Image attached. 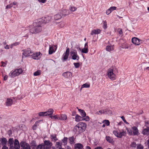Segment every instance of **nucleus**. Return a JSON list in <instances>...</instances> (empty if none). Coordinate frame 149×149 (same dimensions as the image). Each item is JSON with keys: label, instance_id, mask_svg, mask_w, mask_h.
<instances>
[{"label": "nucleus", "instance_id": "50", "mask_svg": "<svg viewBox=\"0 0 149 149\" xmlns=\"http://www.w3.org/2000/svg\"><path fill=\"white\" fill-rule=\"evenodd\" d=\"M103 28L104 29L107 28V22L106 21H104L103 23Z\"/></svg>", "mask_w": 149, "mask_h": 149}, {"label": "nucleus", "instance_id": "63", "mask_svg": "<svg viewBox=\"0 0 149 149\" xmlns=\"http://www.w3.org/2000/svg\"><path fill=\"white\" fill-rule=\"evenodd\" d=\"M9 149H16L13 145L10 146Z\"/></svg>", "mask_w": 149, "mask_h": 149}, {"label": "nucleus", "instance_id": "54", "mask_svg": "<svg viewBox=\"0 0 149 149\" xmlns=\"http://www.w3.org/2000/svg\"><path fill=\"white\" fill-rule=\"evenodd\" d=\"M14 144H15V145H16L17 144H19V143L18 140L17 139H15L14 141Z\"/></svg>", "mask_w": 149, "mask_h": 149}, {"label": "nucleus", "instance_id": "35", "mask_svg": "<svg viewBox=\"0 0 149 149\" xmlns=\"http://www.w3.org/2000/svg\"><path fill=\"white\" fill-rule=\"evenodd\" d=\"M46 114L45 112H41L39 113L38 115L40 116H46Z\"/></svg>", "mask_w": 149, "mask_h": 149}, {"label": "nucleus", "instance_id": "28", "mask_svg": "<svg viewBox=\"0 0 149 149\" xmlns=\"http://www.w3.org/2000/svg\"><path fill=\"white\" fill-rule=\"evenodd\" d=\"M54 52L53 47L52 46L49 45V54H52Z\"/></svg>", "mask_w": 149, "mask_h": 149}, {"label": "nucleus", "instance_id": "12", "mask_svg": "<svg viewBox=\"0 0 149 149\" xmlns=\"http://www.w3.org/2000/svg\"><path fill=\"white\" fill-rule=\"evenodd\" d=\"M133 130V134L134 135H138L139 133L137 128L136 126H133L132 127Z\"/></svg>", "mask_w": 149, "mask_h": 149}, {"label": "nucleus", "instance_id": "60", "mask_svg": "<svg viewBox=\"0 0 149 149\" xmlns=\"http://www.w3.org/2000/svg\"><path fill=\"white\" fill-rule=\"evenodd\" d=\"M13 46H16L19 44V43L18 42H15L13 44Z\"/></svg>", "mask_w": 149, "mask_h": 149}, {"label": "nucleus", "instance_id": "49", "mask_svg": "<svg viewBox=\"0 0 149 149\" xmlns=\"http://www.w3.org/2000/svg\"><path fill=\"white\" fill-rule=\"evenodd\" d=\"M109 9H110L111 12L113 11L114 10H116V7L115 6H112L110 7L109 8Z\"/></svg>", "mask_w": 149, "mask_h": 149}, {"label": "nucleus", "instance_id": "58", "mask_svg": "<svg viewBox=\"0 0 149 149\" xmlns=\"http://www.w3.org/2000/svg\"><path fill=\"white\" fill-rule=\"evenodd\" d=\"M120 29V30L118 31V33L120 35H121L123 34L122 29H118V30Z\"/></svg>", "mask_w": 149, "mask_h": 149}, {"label": "nucleus", "instance_id": "47", "mask_svg": "<svg viewBox=\"0 0 149 149\" xmlns=\"http://www.w3.org/2000/svg\"><path fill=\"white\" fill-rule=\"evenodd\" d=\"M70 10L72 12H74L75 10H76L77 8L75 7L74 6L71 7L70 8Z\"/></svg>", "mask_w": 149, "mask_h": 149}, {"label": "nucleus", "instance_id": "56", "mask_svg": "<svg viewBox=\"0 0 149 149\" xmlns=\"http://www.w3.org/2000/svg\"><path fill=\"white\" fill-rule=\"evenodd\" d=\"M111 12L110 9L109 8L108 9L106 12V13L107 15H109L110 14Z\"/></svg>", "mask_w": 149, "mask_h": 149}, {"label": "nucleus", "instance_id": "39", "mask_svg": "<svg viewBox=\"0 0 149 149\" xmlns=\"http://www.w3.org/2000/svg\"><path fill=\"white\" fill-rule=\"evenodd\" d=\"M90 85L89 84H88L87 83H85L82 85L81 88H88L90 87Z\"/></svg>", "mask_w": 149, "mask_h": 149}, {"label": "nucleus", "instance_id": "57", "mask_svg": "<svg viewBox=\"0 0 149 149\" xmlns=\"http://www.w3.org/2000/svg\"><path fill=\"white\" fill-rule=\"evenodd\" d=\"M8 133L9 136H10L12 134V131L11 130H10L8 131Z\"/></svg>", "mask_w": 149, "mask_h": 149}, {"label": "nucleus", "instance_id": "48", "mask_svg": "<svg viewBox=\"0 0 149 149\" xmlns=\"http://www.w3.org/2000/svg\"><path fill=\"white\" fill-rule=\"evenodd\" d=\"M49 117L52 119H58V118L57 116H56V115L54 116H51H51H49Z\"/></svg>", "mask_w": 149, "mask_h": 149}, {"label": "nucleus", "instance_id": "13", "mask_svg": "<svg viewBox=\"0 0 149 149\" xmlns=\"http://www.w3.org/2000/svg\"><path fill=\"white\" fill-rule=\"evenodd\" d=\"M13 103V100L11 99L8 98L7 99L6 105L7 106H10L12 105Z\"/></svg>", "mask_w": 149, "mask_h": 149}, {"label": "nucleus", "instance_id": "1", "mask_svg": "<svg viewBox=\"0 0 149 149\" xmlns=\"http://www.w3.org/2000/svg\"><path fill=\"white\" fill-rule=\"evenodd\" d=\"M50 19V17L47 16L42 19H39L38 21V22H34L33 23V25L29 26L30 32L32 34H36L41 32L42 30V24L48 22Z\"/></svg>", "mask_w": 149, "mask_h": 149}, {"label": "nucleus", "instance_id": "17", "mask_svg": "<svg viewBox=\"0 0 149 149\" xmlns=\"http://www.w3.org/2000/svg\"><path fill=\"white\" fill-rule=\"evenodd\" d=\"M62 75L66 78H68L72 76V75L71 72H66L63 73L62 74Z\"/></svg>", "mask_w": 149, "mask_h": 149}, {"label": "nucleus", "instance_id": "55", "mask_svg": "<svg viewBox=\"0 0 149 149\" xmlns=\"http://www.w3.org/2000/svg\"><path fill=\"white\" fill-rule=\"evenodd\" d=\"M69 52H70L69 48H67L66 50V52H65V54L69 55Z\"/></svg>", "mask_w": 149, "mask_h": 149}, {"label": "nucleus", "instance_id": "10", "mask_svg": "<svg viewBox=\"0 0 149 149\" xmlns=\"http://www.w3.org/2000/svg\"><path fill=\"white\" fill-rule=\"evenodd\" d=\"M88 42L86 43L84 45V48L81 50V52L83 53L86 54L88 52Z\"/></svg>", "mask_w": 149, "mask_h": 149}, {"label": "nucleus", "instance_id": "61", "mask_svg": "<svg viewBox=\"0 0 149 149\" xmlns=\"http://www.w3.org/2000/svg\"><path fill=\"white\" fill-rule=\"evenodd\" d=\"M8 78V76L7 75H5L3 78V80L4 81H6L7 80Z\"/></svg>", "mask_w": 149, "mask_h": 149}, {"label": "nucleus", "instance_id": "20", "mask_svg": "<svg viewBox=\"0 0 149 149\" xmlns=\"http://www.w3.org/2000/svg\"><path fill=\"white\" fill-rule=\"evenodd\" d=\"M45 112L46 113V116L49 115L51 116L53 114L54 112V110L53 109H49L48 111Z\"/></svg>", "mask_w": 149, "mask_h": 149}, {"label": "nucleus", "instance_id": "7", "mask_svg": "<svg viewBox=\"0 0 149 149\" xmlns=\"http://www.w3.org/2000/svg\"><path fill=\"white\" fill-rule=\"evenodd\" d=\"M140 41L141 40L136 37L133 38L132 39V42L136 45H139Z\"/></svg>", "mask_w": 149, "mask_h": 149}, {"label": "nucleus", "instance_id": "3", "mask_svg": "<svg viewBox=\"0 0 149 149\" xmlns=\"http://www.w3.org/2000/svg\"><path fill=\"white\" fill-rule=\"evenodd\" d=\"M23 72L22 68L16 69L11 71L9 74V76L11 78H14L21 74Z\"/></svg>", "mask_w": 149, "mask_h": 149}, {"label": "nucleus", "instance_id": "15", "mask_svg": "<svg viewBox=\"0 0 149 149\" xmlns=\"http://www.w3.org/2000/svg\"><path fill=\"white\" fill-rule=\"evenodd\" d=\"M101 32V30L98 29L96 30L94 29L93 30L91 33V35H93L94 34H98Z\"/></svg>", "mask_w": 149, "mask_h": 149}, {"label": "nucleus", "instance_id": "41", "mask_svg": "<svg viewBox=\"0 0 149 149\" xmlns=\"http://www.w3.org/2000/svg\"><path fill=\"white\" fill-rule=\"evenodd\" d=\"M73 64L76 68H78L80 66V63H74Z\"/></svg>", "mask_w": 149, "mask_h": 149}, {"label": "nucleus", "instance_id": "21", "mask_svg": "<svg viewBox=\"0 0 149 149\" xmlns=\"http://www.w3.org/2000/svg\"><path fill=\"white\" fill-rule=\"evenodd\" d=\"M75 120L77 122H79L80 120H83V117L77 114L76 115Z\"/></svg>", "mask_w": 149, "mask_h": 149}, {"label": "nucleus", "instance_id": "23", "mask_svg": "<svg viewBox=\"0 0 149 149\" xmlns=\"http://www.w3.org/2000/svg\"><path fill=\"white\" fill-rule=\"evenodd\" d=\"M67 118V116L65 114H62L58 118V119L61 120H64Z\"/></svg>", "mask_w": 149, "mask_h": 149}, {"label": "nucleus", "instance_id": "37", "mask_svg": "<svg viewBox=\"0 0 149 149\" xmlns=\"http://www.w3.org/2000/svg\"><path fill=\"white\" fill-rule=\"evenodd\" d=\"M136 143L135 142H132L131 144V147L133 149H135V148L136 147Z\"/></svg>", "mask_w": 149, "mask_h": 149}, {"label": "nucleus", "instance_id": "14", "mask_svg": "<svg viewBox=\"0 0 149 149\" xmlns=\"http://www.w3.org/2000/svg\"><path fill=\"white\" fill-rule=\"evenodd\" d=\"M142 133L144 135H149V127L144 129L142 131Z\"/></svg>", "mask_w": 149, "mask_h": 149}, {"label": "nucleus", "instance_id": "62", "mask_svg": "<svg viewBox=\"0 0 149 149\" xmlns=\"http://www.w3.org/2000/svg\"><path fill=\"white\" fill-rule=\"evenodd\" d=\"M94 149H103V148L100 146H98L96 147H95L94 148Z\"/></svg>", "mask_w": 149, "mask_h": 149}, {"label": "nucleus", "instance_id": "31", "mask_svg": "<svg viewBox=\"0 0 149 149\" xmlns=\"http://www.w3.org/2000/svg\"><path fill=\"white\" fill-rule=\"evenodd\" d=\"M8 144L10 146L13 145V143H14L13 139V138H10L8 141Z\"/></svg>", "mask_w": 149, "mask_h": 149}, {"label": "nucleus", "instance_id": "42", "mask_svg": "<svg viewBox=\"0 0 149 149\" xmlns=\"http://www.w3.org/2000/svg\"><path fill=\"white\" fill-rule=\"evenodd\" d=\"M77 54V51L75 49H74L72 51L70 52L71 56H72L73 54Z\"/></svg>", "mask_w": 149, "mask_h": 149}, {"label": "nucleus", "instance_id": "25", "mask_svg": "<svg viewBox=\"0 0 149 149\" xmlns=\"http://www.w3.org/2000/svg\"><path fill=\"white\" fill-rule=\"evenodd\" d=\"M61 13H62V17H64L69 14V12L68 11L65 10H63L62 12H61Z\"/></svg>", "mask_w": 149, "mask_h": 149}, {"label": "nucleus", "instance_id": "40", "mask_svg": "<svg viewBox=\"0 0 149 149\" xmlns=\"http://www.w3.org/2000/svg\"><path fill=\"white\" fill-rule=\"evenodd\" d=\"M40 74V70H38L37 71L35 72L34 73V76H37L39 75Z\"/></svg>", "mask_w": 149, "mask_h": 149}, {"label": "nucleus", "instance_id": "43", "mask_svg": "<svg viewBox=\"0 0 149 149\" xmlns=\"http://www.w3.org/2000/svg\"><path fill=\"white\" fill-rule=\"evenodd\" d=\"M41 121H42V120H39L37 121H36L34 124V126H35L36 127L37 126L39 125V123Z\"/></svg>", "mask_w": 149, "mask_h": 149}, {"label": "nucleus", "instance_id": "27", "mask_svg": "<svg viewBox=\"0 0 149 149\" xmlns=\"http://www.w3.org/2000/svg\"><path fill=\"white\" fill-rule=\"evenodd\" d=\"M68 138L67 137H64L62 139V141L64 145H66L67 143Z\"/></svg>", "mask_w": 149, "mask_h": 149}, {"label": "nucleus", "instance_id": "38", "mask_svg": "<svg viewBox=\"0 0 149 149\" xmlns=\"http://www.w3.org/2000/svg\"><path fill=\"white\" fill-rule=\"evenodd\" d=\"M137 148L136 149H143V147L142 145L141 144H138L137 145Z\"/></svg>", "mask_w": 149, "mask_h": 149}, {"label": "nucleus", "instance_id": "30", "mask_svg": "<svg viewBox=\"0 0 149 149\" xmlns=\"http://www.w3.org/2000/svg\"><path fill=\"white\" fill-rule=\"evenodd\" d=\"M62 17V16L60 15L59 14H57L56 15L54 16V18L56 20L61 19Z\"/></svg>", "mask_w": 149, "mask_h": 149}, {"label": "nucleus", "instance_id": "5", "mask_svg": "<svg viewBox=\"0 0 149 149\" xmlns=\"http://www.w3.org/2000/svg\"><path fill=\"white\" fill-rule=\"evenodd\" d=\"M45 149H50L52 145V143L49 140H45L44 141V143H42Z\"/></svg>", "mask_w": 149, "mask_h": 149}, {"label": "nucleus", "instance_id": "44", "mask_svg": "<svg viewBox=\"0 0 149 149\" xmlns=\"http://www.w3.org/2000/svg\"><path fill=\"white\" fill-rule=\"evenodd\" d=\"M14 146L16 149H20V146L19 144H17L15 145V144H14Z\"/></svg>", "mask_w": 149, "mask_h": 149}, {"label": "nucleus", "instance_id": "11", "mask_svg": "<svg viewBox=\"0 0 149 149\" xmlns=\"http://www.w3.org/2000/svg\"><path fill=\"white\" fill-rule=\"evenodd\" d=\"M40 53H36L32 55V58L35 60H38L40 58Z\"/></svg>", "mask_w": 149, "mask_h": 149}, {"label": "nucleus", "instance_id": "18", "mask_svg": "<svg viewBox=\"0 0 149 149\" xmlns=\"http://www.w3.org/2000/svg\"><path fill=\"white\" fill-rule=\"evenodd\" d=\"M75 148L74 149H84L83 145L81 143H77L74 145Z\"/></svg>", "mask_w": 149, "mask_h": 149}, {"label": "nucleus", "instance_id": "34", "mask_svg": "<svg viewBox=\"0 0 149 149\" xmlns=\"http://www.w3.org/2000/svg\"><path fill=\"white\" fill-rule=\"evenodd\" d=\"M105 113L107 114H109L112 113L111 111L108 109H105Z\"/></svg>", "mask_w": 149, "mask_h": 149}, {"label": "nucleus", "instance_id": "24", "mask_svg": "<svg viewBox=\"0 0 149 149\" xmlns=\"http://www.w3.org/2000/svg\"><path fill=\"white\" fill-rule=\"evenodd\" d=\"M69 142L71 144H74V138L73 136L69 137L68 138Z\"/></svg>", "mask_w": 149, "mask_h": 149}, {"label": "nucleus", "instance_id": "19", "mask_svg": "<svg viewBox=\"0 0 149 149\" xmlns=\"http://www.w3.org/2000/svg\"><path fill=\"white\" fill-rule=\"evenodd\" d=\"M77 108L78 109L79 112L80 113V115L83 117L86 116V114L84 110L79 109L78 108V107H77Z\"/></svg>", "mask_w": 149, "mask_h": 149}, {"label": "nucleus", "instance_id": "22", "mask_svg": "<svg viewBox=\"0 0 149 149\" xmlns=\"http://www.w3.org/2000/svg\"><path fill=\"white\" fill-rule=\"evenodd\" d=\"M106 50L108 51H110L113 50V45H108L106 47Z\"/></svg>", "mask_w": 149, "mask_h": 149}, {"label": "nucleus", "instance_id": "46", "mask_svg": "<svg viewBox=\"0 0 149 149\" xmlns=\"http://www.w3.org/2000/svg\"><path fill=\"white\" fill-rule=\"evenodd\" d=\"M113 134L116 136L118 137L119 132L115 130L113 132Z\"/></svg>", "mask_w": 149, "mask_h": 149}, {"label": "nucleus", "instance_id": "53", "mask_svg": "<svg viewBox=\"0 0 149 149\" xmlns=\"http://www.w3.org/2000/svg\"><path fill=\"white\" fill-rule=\"evenodd\" d=\"M1 63L2 64V65H1V67H5L6 65V63L4 62L1 61Z\"/></svg>", "mask_w": 149, "mask_h": 149}, {"label": "nucleus", "instance_id": "52", "mask_svg": "<svg viewBox=\"0 0 149 149\" xmlns=\"http://www.w3.org/2000/svg\"><path fill=\"white\" fill-rule=\"evenodd\" d=\"M13 6V5L12 4H10L9 5H7L6 7V8L7 9L8 8H10Z\"/></svg>", "mask_w": 149, "mask_h": 149}, {"label": "nucleus", "instance_id": "33", "mask_svg": "<svg viewBox=\"0 0 149 149\" xmlns=\"http://www.w3.org/2000/svg\"><path fill=\"white\" fill-rule=\"evenodd\" d=\"M96 114L100 115L102 114H105L104 110H101L99 111H97L96 113Z\"/></svg>", "mask_w": 149, "mask_h": 149}, {"label": "nucleus", "instance_id": "6", "mask_svg": "<svg viewBox=\"0 0 149 149\" xmlns=\"http://www.w3.org/2000/svg\"><path fill=\"white\" fill-rule=\"evenodd\" d=\"M20 146L24 149H31L30 145L25 141H21L20 142Z\"/></svg>", "mask_w": 149, "mask_h": 149}, {"label": "nucleus", "instance_id": "16", "mask_svg": "<svg viewBox=\"0 0 149 149\" xmlns=\"http://www.w3.org/2000/svg\"><path fill=\"white\" fill-rule=\"evenodd\" d=\"M50 138L51 139L52 141L54 142L58 140L56 137V135L55 134H51L50 135Z\"/></svg>", "mask_w": 149, "mask_h": 149}, {"label": "nucleus", "instance_id": "45", "mask_svg": "<svg viewBox=\"0 0 149 149\" xmlns=\"http://www.w3.org/2000/svg\"><path fill=\"white\" fill-rule=\"evenodd\" d=\"M83 120H85L86 121H88L89 120V118L88 116H85V117H83Z\"/></svg>", "mask_w": 149, "mask_h": 149}, {"label": "nucleus", "instance_id": "59", "mask_svg": "<svg viewBox=\"0 0 149 149\" xmlns=\"http://www.w3.org/2000/svg\"><path fill=\"white\" fill-rule=\"evenodd\" d=\"M38 1L40 2L44 3L46 2L47 0H38Z\"/></svg>", "mask_w": 149, "mask_h": 149}, {"label": "nucleus", "instance_id": "64", "mask_svg": "<svg viewBox=\"0 0 149 149\" xmlns=\"http://www.w3.org/2000/svg\"><path fill=\"white\" fill-rule=\"evenodd\" d=\"M2 149H8V148L6 146H3Z\"/></svg>", "mask_w": 149, "mask_h": 149}, {"label": "nucleus", "instance_id": "4", "mask_svg": "<svg viewBox=\"0 0 149 149\" xmlns=\"http://www.w3.org/2000/svg\"><path fill=\"white\" fill-rule=\"evenodd\" d=\"M107 75L112 80H114L116 79V75L113 72V69H109L107 72Z\"/></svg>", "mask_w": 149, "mask_h": 149}, {"label": "nucleus", "instance_id": "32", "mask_svg": "<svg viewBox=\"0 0 149 149\" xmlns=\"http://www.w3.org/2000/svg\"><path fill=\"white\" fill-rule=\"evenodd\" d=\"M36 149H45L42 143L39 144L36 147Z\"/></svg>", "mask_w": 149, "mask_h": 149}, {"label": "nucleus", "instance_id": "51", "mask_svg": "<svg viewBox=\"0 0 149 149\" xmlns=\"http://www.w3.org/2000/svg\"><path fill=\"white\" fill-rule=\"evenodd\" d=\"M63 58L64 60H66L68 58V56H69L68 55L65 54H63Z\"/></svg>", "mask_w": 149, "mask_h": 149}, {"label": "nucleus", "instance_id": "9", "mask_svg": "<svg viewBox=\"0 0 149 149\" xmlns=\"http://www.w3.org/2000/svg\"><path fill=\"white\" fill-rule=\"evenodd\" d=\"M0 142L2 146H6L8 143V141L6 139L5 137H2L0 138Z\"/></svg>", "mask_w": 149, "mask_h": 149}, {"label": "nucleus", "instance_id": "2", "mask_svg": "<svg viewBox=\"0 0 149 149\" xmlns=\"http://www.w3.org/2000/svg\"><path fill=\"white\" fill-rule=\"evenodd\" d=\"M87 125L84 123L79 122L74 127L73 131L81 133L84 132L86 130Z\"/></svg>", "mask_w": 149, "mask_h": 149}, {"label": "nucleus", "instance_id": "29", "mask_svg": "<svg viewBox=\"0 0 149 149\" xmlns=\"http://www.w3.org/2000/svg\"><path fill=\"white\" fill-rule=\"evenodd\" d=\"M106 139L109 143H112L113 142V140L110 136H106Z\"/></svg>", "mask_w": 149, "mask_h": 149}, {"label": "nucleus", "instance_id": "8", "mask_svg": "<svg viewBox=\"0 0 149 149\" xmlns=\"http://www.w3.org/2000/svg\"><path fill=\"white\" fill-rule=\"evenodd\" d=\"M33 52L31 51L30 49L23 50L22 54L25 57H27L30 55V54H32Z\"/></svg>", "mask_w": 149, "mask_h": 149}, {"label": "nucleus", "instance_id": "26", "mask_svg": "<svg viewBox=\"0 0 149 149\" xmlns=\"http://www.w3.org/2000/svg\"><path fill=\"white\" fill-rule=\"evenodd\" d=\"M71 56L72 57V59L74 60H78L79 59V56L77 55V54H73V55Z\"/></svg>", "mask_w": 149, "mask_h": 149}, {"label": "nucleus", "instance_id": "36", "mask_svg": "<svg viewBox=\"0 0 149 149\" xmlns=\"http://www.w3.org/2000/svg\"><path fill=\"white\" fill-rule=\"evenodd\" d=\"M103 123H104L107 126H109L110 125V122L108 120H105L103 121Z\"/></svg>", "mask_w": 149, "mask_h": 149}]
</instances>
